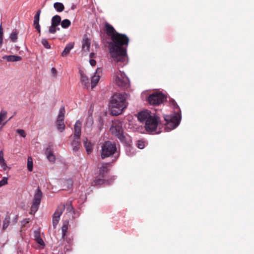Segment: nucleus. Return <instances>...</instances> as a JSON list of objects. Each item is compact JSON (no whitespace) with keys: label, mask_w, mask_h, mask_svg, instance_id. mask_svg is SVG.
Wrapping results in <instances>:
<instances>
[{"label":"nucleus","mask_w":254,"mask_h":254,"mask_svg":"<svg viewBox=\"0 0 254 254\" xmlns=\"http://www.w3.org/2000/svg\"><path fill=\"white\" fill-rule=\"evenodd\" d=\"M81 124L79 121H77L74 125V136L77 139H79L80 134H81Z\"/></svg>","instance_id":"15"},{"label":"nucleus","mask_w":254,"mask_h":254,"mask_svg":"<svg viewBox=\"0 0 254 254\" xmlns=\"http://www.w3.org/2000/svg\"><path fill=\"white\" fill-rule=\"evenodd\" d=\"M146 144L147 143L144 140H138L137 143V146L139 149L144 148Z\"/></svg>","instance_id":"25"},{"label":"nucleus","mask_w":254,"mask_h":254,"mask_svg":"<svg viewBox=\"0 0 254 254\" xmlns=\"http://www.w3.org/2000/svg\"><path fill=\"white\" fill-rule=\"evenodd\" d=\"M42 43L46 48L49 49L50 48V45L46 39H42Z\"/></svg>","instance_id":"35"},{"label":"nucleus","mask_w":254,"mask_h":254,"mask_svg":"<svg viewBox=\"0 0 254 254\" xmlns=\"http://www.w3.org/2000/svg\"><path fill=\"white\" fill-rule=\"evenodd\" d=\"M67 223H68L67 222H64L62 227V231L63 237L65 236L66 235V232L67 228H68Z\"/></svg>","instance_id":"28"},{"label":"nucleus","mask_w":254,"mask_h":254,"mask_svg":"<svg viewBox=\"0 0 254 254\" xmlns=\"http://www.w3.org/2000/svg\"><path fill=\"white\" fill-rule=\"evenodd\" d=\"M105 29L112 41L109 44L111 57L119 66H123L128 62L127 50L123 46L128 45V38L125 34L116 32L114 28L108 22L105 23Z\"/></svg>","instance_id":"1"},{"label":"nucleus","mask_w":254,"mask_h":254,"mask_svg":"<svg viewBox=\"0 0 254 254\" xmlns=\"http://www.w3.org/2000/svg\"><path fill=\"white\" fill-rule=\"evenodd\" d=\"M33 25L35 29L38 31V32L39 33H40L41 29L40 26L39 24V17H35Z\"/></svg>","instance_id":"22"},{"label":"nucleus","mask_w":254,"mask_h":254,"mask_svg":"<svg viewBox=\"0 0 254 254\" xmlns=\"http://www.w3.org/2000/svg\"><path fill=\"white\" fill-rule=\"evenodd\" d=\"M29 222V221L27 219L24 220L23 223L24 224L27 223Z\"/></svg>","instance_id":"48"},{"label":"nucleus","mask_w":254,"mask_h":254,"mask_svg":"<svg viewBox=\"0 0 254 254\" xmlns=\"http://www.w3.org/2000/svg\"><path fill=\"white\" fill-rule=\"evenodd\" d=\"M61 21V17H53L52 24L54 26H58L59 25Z\"/></svg>","instance_id":"24"},{"label":"nucleus","mask_w":254,"mask_h":254,"mask_svg":"<svg viewBox=\"0 0 254 254\" xmlns=\"http://www.w3.org/2000/svg\"><path fill=\"white\" fill-rule=\"evenodd\" d=\"M16 132L18 133L21 137H25L26 136V133L24 130L18 129L16 130Z\"/></svg>","instance_id":"31"},{"label":"nucleus","mask_w":254,"mask_h":254,"mask_svg":"<svg viewBox=\"0 0 254 254\" xmlns=\"http://www.w3.org/2000/svg\"><path fill=\"white\" fill-rule=\"evenodd\" d=\"M127 95L121 93H116L112 96L110 101V108L111 113L113 115H118L127 108Z\"/></svg>","instance_id":"3"},{"label":"nucleus","mask_w":254,"mask_h":254,"mask_svg":"<svg viewBox=\"0 0 254 254\" xmlns=\"http://www.w3.org/2000/svg\"><path fill=\"white\" fill-rule=\"evenodd\" d=\"M117 150L115 144L110 141H106L101 146V155L102 158H105L114 154Z\"/></svg>","instance_id":"6"},{"label":"nucleus","mask_w":254,"mask_h":254,"mask_svg":"<svg viewBox=\"0 0 254 254\" xmlns=\"http://www.w3.org/2000/svg\"><path fill=\"white\" fill-rule=\"evenodd\" d=\"M83 142L87 153H91L93 149L92 143L90 141H89L86 138L83 139Z\"/></svg>","instance_id":"16"},{"label":"nucleus","mask_w":254,"mask_h":254,"mask_svg":"<svg viewBox=\"0 0 254 254\" xmlns=\"http://www.w3.org/2000/svg\"><path fill=\"white\" fill-rule=\"evenodd\" d=\"M10 38L12 42H16L17 39V33L15 31L12 32L10 35Z\"/></svg>","instance_id":"29"},{"label":"nucleus","mask_w":254,"mask_h":254,"mask_svg":"<svg viewBox=\"0 0 254 254\" xmlns=\"http://www.w3.org/2000/svg\"><path fill=\"white\" fill-rule=\"evenodd\" d=\"M114 79L115 83L123 88H127L129 86V81L128 77L124 72L119 70L114 74Z\"/></svg>","instance_id":"5"},{"label":"nucleus","mask_w":254,"mask_h":254,"mask_svg":"<svg viewBox=\"0 0 254 254\" xmlns=\"http://www.w3.org/2000/svg\"><path fill=\"white\" fill-rule=\"evenodd\" d=\"M89 63L90 65L92 66H95L96 64V62L93 59H91L89 61Z\"/></svg>","instance_id":"40"},{"label":"nucleus","mask_w":254,"mask_h":254,"mask_svg":"<svg viewBox=\"0 0 254 254\" xmlns=\"http://www.w3.org/2000/svg\"><path fill=\"white\" fill-rule=\"evenodd\" d=\"M3 29L1 26V24L0 26V46L1 45L3 40Z\"/></svg>","instance_id":"34"},{"label":"nucleus","mask_w":254,"mask_h":254,"mask_svg":"<svg viewBox=\"0 0 254 254\" xmlns=\"http://www.w3.org/2000/svg\"><path fill=\"white\" fill-rule=\"evenodd\" d=\"M76 8V5L74 4H72L71 6H70V9L71 10H74Z\"/></svg>","instance_id":"44"},{"label":"nucleus","mask_w":254,"mask_h":254,"mask_svg":"<svg viewBox=\"0 0 254 254\" xmlns=\"http://www.w3.org/2000/svg\"><path fill=\"white\" fill-rule=\"evenodd\" d=\"M8 225H9L8 221H4L3 222V229L6 228L8 227Z\"/></svg>","instance_id":"41"},{"label":"nucleus","mask_w":254,"mask_h":254,"mask_svg":"<svg viewBox=\"0 0 254 254\" xmlns=\"http://www.w3.org/2000/svg\"><path fill=\"white\" fill-rule=\"evenodd\" d=\"M100 172H102V171H104V172H106L107 171V168L105 166H102L100 169Z\"/></svg>","instance_id":"42"},{"label":"nucleus","mask_w":254,"mask_h":254,"mask_svg":"<svg viewBox=\"0 0 254 254\" xmlns=\"http://www.w3.org/2000/svg\"><path fill=\"white\" fill-rule=\"evenodd\" d=\"M47 158L48 160L51 162H54L56 160V157L51 150L47 149L45 152Z\"/></svg>","instance_id":"20"},{"label":"nucleus","mask_w":254,"mask_h":254,"mask_svg":"<svg viewBox=\"0 0 254 254\" xmlns=\"http://www.w3.org/2000/svg\"><path fill=\"white\" fill-rule=\"evenodd\" d=\"M102 75V70L100 68H98L94 75L91 77V85L92 88H94L99 82L100 77Z\"/></svg>","instance_id":"12"},{"label":"nucleus","mask_w":254,"mask_h":254,"mask_svg":"<svg viewBox=\"0 0 254 254\" xmlns=\"http://www.w3.org/2000/svg\"><path fill=\"white\" fill-rule=\"evenodd\" d=\"M41 14V10H39L37 11L36 13L35 14V16H40Z\"/></svg>","instance_id":"45"},{"label":"nucleus","mask_w":254,"mask_h":254,"mask_svg":"<svg viewBox=\"0 0 254 254\" xmlns=\"http://www.w3.org/2000/svg\"><path fill=\"white\" fill-rule=\"evenodd\" d=\"M133 150V148H132L131 147H130V146H128L126 148V151H127V154L128 155V156H131L133 153H130V152H131V151Z\"/></svg>","instance_id":"36"},{"label":"nucleus","mask_w":254,"mask_h":254,"mask_svg":"<svg viewBox=\"0 0 254 254\" xmlns=\"http://www.w3.org/2000/svg\"><path fill=\"white\" fill-rule=\"evenodd\" d=\"M137 118L140 122L145 123V127L147 131H155L159 124V118L155 114L144 110L138 114Z\"/></svg>","instance_id":"2"},{"label":"nucleus","mask_w":254,"mask_h":254,"mask_svg":"<svg viewBox=\"0 0 254 254\" xmlns=\"http://www.w3.org/2000/svg\"><path fill=\"white\" fill-rule=\"evenodd\" d=\"M0 166L3 169V170H6L7 168L6 164L3 157H1L0 159Z\"/></svg>","instance_id":"26"},{"label":"nucleus","mask_w":254,"mask_h":254,"mask_svg":"<svg viewBox=\"0 0 254 254\" xmlns=\"http://www.w3.org/2000/svg\"><path fill=\"white\" fill-rule=\"evenodd\" d=\"M56 26H54L52 24L49 28V32L51 33H55L57 30H59V28H57Z\"/></svg>","instance_id":"32"},{"label":"nucleus","mask_w":254,"mask_h":254,"mask_svg":"<svg viewBox=\"0 0 254 254\" xmlns=\"http://www.w3.org/2000/svg\"><path fill=\"white\" fill-rule=\"evenodd\" d=\"M54 7L58 12H59L63 11L64 8V4L62 3L59 2L54 3Z\"/></svg>","instance_id":"21"},{"label":"nucleus","mask_w":254,"mask_h":254,"mask_svg":"<svg viewBox=\"0 0 254 254\" xmlns=\"http://www.w3.org/2000/svg\"><path fill=\"white\" fill-rule=\"evenodd\" d=\"M7 183V178L3 177L2 179L0 181V187L5 185Z\"/></svg>","instance_id":"33"},{"label":"nucleus","mask_w":254,"mask_h":254,"mask_svg":"<svg viewBox=\"0 0 254 254\" xmlns=\"http://www.w3.org/2000/svg\"><path fill=\"white\" fill-rule=\"evenodd\" d=\"M111 132L116 135L120 140L124 139L122 123L118 120H115L112 122L110 128Z\"/></svg>","instance_id":"7"},{"label":"nucleus","mask_w":254,"mask_h":254,"mask_svg":"<svg viewBox=\"0 0 254 254\" xmlns=\"http://www.w3.org/2000/svg\"><path fill=\"white\" fill-rule=\"evenodd\" d=\"M79 73L80 75V80L82 83L85 86H88L89 84V79L85 75L84 72L82 70H80Z\"/></svg>","instance_id":"17"},{"label":"nucleus","mask_w":254,"mask_h":254,"mask_svg":"<svg viewBox=\"0 0 254 254\" xmlns=\"http://www.w3.org/2000/svg\"><path fill=\"white\" fill-rule=\"evenodd\" d=\"M42 196V192L39 190H38L34 194V199L31 207V214H34L38 210L39 206L41 203Z\"/></svg>","instance_id":"9"},{"label":"nucleus","mask_w":254,"mask_h":254,"mask_svg":"<svg viewBox=\"0 0 254 254\" xmlns=\"http://www.w3.org/2000/svg\"><path fill=\"white\" fill-rule=\"evenodd\" d=\"M65 209V205L63 204L59 205L53 216V225L56 228L58 225L60 217Z\"/></svg>","instance_id":"10"},{"label":"nucleus","mask_w":254,"mask_h":254,"mask_svg":"<svg viewBox=\"0 0 254 254\" xmlns=\"http://www.w3.org/2000/svg\"><path fill=\"white\" fill-rule=\"evenodd\" d=\"M171 105L174 108L178 109L171 116L166 115L164 117V119L166 122L165 129L167 131H169L178 127L180 124L181 117L179 113V109H178V106L174 100L171 101Z\"/></svg>","instance_id":"4"},{"label":"nucleus","mask_w":254,"mask_h":254,"mask_svg":"<svg viewBox=\"0 0 254 254\" xmlns=\"http://www.w3.org/2000/svg\"><path fill=\"white\" fill-rule=\"evenodd\" d=\"M165 96L161 93L156 92L150 95L148 98V102L153 105H158L162 103Z\"/></svg>","instance_id":"8"},{"label":"nucleus","mask_w":254,"mask_h":254,"mask_svg":"<svg viewBox=\"0 0 254 254\" xmlns=\"http://www.w3.org/2000/svg\"><path fill=\"white\" fill-rule=\"evenodd\" d=\"M51 72L52 74V75L54 77L56 76L57 75V70L55 68L52 67L51 69Z\"/></svg>","instance_id":"38"},{"label":"nucleus","mask_w":254,"mask_h":254,"mask_svg":"<svg viewBox=\"0 0 254 254\" xmlns=\"http://www.w3.org/2000/svg\"><path fill=\"white\" fill-rule=\"evenodd\" d=\"M74 43L70 42L68 43L65 46L64 49L62 53V56L63 57H65L70 51L71 49L73 48Z\"/></svg>","instance_id":"18"},{"label":"nucleus","mask_w":254,"mask_h":254,"mask_svg":"<svg viewBox=\"0 0 254 254\" xmlns=\"http://www.w3.org/2000/svg\"><path fill=\"white\" fill-rule=\"evenodd\" d=\"M7 117V112L5 110H1L0 112V129L6 124L7 121H5Z\"/></svg>","instance_id":"14"},{"label":"nucleus","mask_w":254,"mask_h":254,"mask_svg":"<svg viewBox=\"0 0 254 254\" xmlns=\"http://www.w3.org/2000/svg\"><path fill=\"white\" fill-rule=\"evenodd\" d=\"M65 109L64 107L60 108L59 114L57 119V128L60 131L62 132L65 128V126L64 123V118Z\"/></svg>","instance_id":"11"},{"label":"nucleus","mask_w":254,"mask_h":254,"mask_svg":"<svg viewBox=\"0 0 254 254\" xmlns=\"http://www.w3.org/2000/svg\"><path fill=\"white\" fill-rule=\"evenodd\" d=\"M82 51L83 53H87L89 51L91 45L90 40L84 37L82 42Z\"/></svg>","instance_id":"13"},{"label":"nucleus","mask_w":254,"mask_h":254,"mask_svg":"<svg viewBox=\"0 0 254 254\" xmlns=\"http://www.w3.org/2000/svg\"><path fill=\"white\" fill-rule=\"evenodd\" d=\"M2 58L9 62H17L21 60V57L15 55L5 56Z\"/></svg>","instance_id":"19"},{"label":"nucleus","mask_w":254,"mask_h":254,"mask_svg":"<svg viewBox=\"0 0 254 254\" xmlns=\"http://www.w3.org/2000/svg\"><path fill=\"white\" fill-rule=\"evenodd\" d=\"M33 159L31 156H28L27 158V169L31 172L33 170Z\"/></svg>","instance_id":"23"},{"label":"nucleus","mask_w":254,"mask_h":254,"mask_svg":"<svg viewBox=\"0 0 254 254\" xmlns=\"http://www.w3.org/2000/svg\"><path fill=\"white\" fill-rule=\"evenodd\" d=\"M78 139H79L77 138V140H74L73 141L72 146L73 147V150H78L79 147V142L78 141Z\"/></svg>","instance_id":"30"},{"label":"nucleus","mask_w":254,"mask_h":254,"mask_svg":"<svg viewBox=\"0 0 254 254\" xmlns=\"http://www.w3.org/2000/svg\"><path fill=\"white\" fill-rule=\"evenodd\" d=\"M36 241L40 245L43 246L44 245V242L41 238H37Z\"/></svg>","instance_id":"39"},{"label":"nucleus","mask_w":254,"mask_h":254,"mask_svg":"<svg viewBox=\"0 0 254 254\" xmlns=\"http://www.w3.org/2000/svg\"><path fill=\"white\" fill-rule=\"evenodd\" d=\"M95 56V54L94 53H91L90 54V57L91 58H94Z\"/></svg>","instance_id":"46"},{"label":"nucleus","mask_w":254,"mask_h":254,"mask_svg":"<svg viewBox=\"0 0 254 254\" xmlns=\"http://www.w3.org/2000/svg\"><path fill=\"white\" fill-rule=\"evenodd\" d=\"M1 157H3V153L2 151L0 152V159L1 158Z\"/></svg>","instance_id":"47"},{"label":"nucleus","mask_w":254,"mask_h":254,"mask_svg":"<svg viewBox=\"0 0 254 254\" xmlns=\"http://www.w3.org/2000/svg\"><path fill=\"white\" fill-rule=\"evenodd\" d=\"M73 210V207L70 204V203L69 204V206L67 208V210H69V211Z\"/></svg>","instance_id":"43"},{"label":"nucleus","mask_w":254,"mask_h":254,"mask_svg":"<svg viewBox=\"0 0 254 254\" xmlns=\"http://www.w3.org/2000/svg\"><path fill=\"white\" fill-rule=\"evenodd\" d=\"M70 25V21L68 19H64L61 23V25L62 27L64 28L68 27Z\"/></svg>","instance_id":"27"},{"label":"nucleus","mask_w":254,"mask_h":254,"mask_svg":"<svg viewBox=\"0 0 254 254\" xmlns=\"http://www.w3.org/2000/svg\"><path fill=\"white\" fill-rule=\"evenodd\" d=\"M104 183H105L104 180L102 179L97 180L95 181V184L96 185H100Z\"/></svg>","instance_id":"37"}]
</instances>
